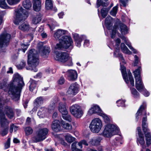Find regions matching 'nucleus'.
<instances>
[{"label": "nucleus", "instance_id": "1", "mask_svg": "<svg viewBox=\"0 0 151 151\" xmlns=\"http://www.w3.org/2000/svg\"><path fill=\"white\" fill-rule=\"evenodd\" d=\"M24 85L22 78L18 73L15 74L13 77V82L10 84L9 91L12 99L15 101L19 99L22 88Z\"/></svg>", "mask_w": 151, "mask_h": 151}, {"label": "nucleus", "instance_id": "2", "mask_svg": "<svg viewBox=\"0 0 151 151\" xmlns=\"http://www.w3.org/2000/svg\"><path fill=\"white\" fill-rule=\"evenodd\" d=\"M5 114L10 119H12L14 117L13 110L10 106H6L0 110V127L5 128L2 131L3 136L7 134L9 123L6 118Z\"/></svg>", "mask_w": 151, "mask_h": 151}, {"label": "nucleus", "instance_id": "3", "mask_svg": "<svg viewBox=\"0 0 151 151\" xmlns=\"http://www.w3.org/2000/svg\"><path fill=\"white\" fill-rule=\"evenodd\" d=\"M141 67L139 66L133 72L135 79V86L137 90L145 96H148L150 94L149 92L145 89L141 76Z\"/></svg>", "mask_w": 151, "mask_h": 151}, {"label": "nucleus", "instance_id": "4", "mask_svg": "<svg viewBox=\"0 0 151 151\" xmlns=\"http://www.w3.org/2000/svg\"><path fill=\"white\" fill-rule=\"evenodd\" d=\"M28 63L31 68V69L34 71H37V69L36 67L39 63V59L38 53L34 49L30 50L28 55Z\"/></svg>", "mask_w": 151, "mask_h": 151}, {"label": "nucleus", "instance_id": "5", "mask_svg": "<svg viewBox=\"0 0 151 151\" xmlns=\"http://www.w3.org/2000/svg\"><path fill=\"white\" fill-rule=\"evenodd\" d=\"M60 41L59 42L56 44L55 48L56 50H63L64 49H67L69 47L72 48L73 46V41L70 36L64 37L63 39Z\"/></svg>", "mask_w": 151, "mask_h": 151}, {"label": "nucleus", "instance_id": "6", "mask_svg": "<svg viewBox=\"0 0 151 151\" xmlns=\"http://www.w3.org/2000/svg\"><path fill=\"white\" fill-rule=\"evenodd\" d=\"M119 128L117 126L111 124H107L102 133V135L106 137H110L118 133Z\"/></svg>", "mask_w": 151, "mask_h": 151}, {"label": "nucleus", "instance_id": "7", "mask_svg": "<svg viewBox=\"0 0 151 151\" xmlns=\"http://www.w3.org/2000/svg\"><path fill=\"white\" fill-rule=\"evenodd\" d=\"M119 128L117 126L111 124H107L102 133V135L106 137H110L118 133Z\"/></svg>", "mask_w": 151, "mask_h": 151}, {"label": "nucleus", "instance_id": "8", "mask_svg": "<svg viewBox=\"0 0 151 151\" xmlns=\"http://www.w3.org/2000/svg\"><path fill=\"white\" fill-rule=\"evenodd\" d=\"M15 15L14 22L15 24L18 25L28 17V13L25 10L20 7L16 10Z\"/></svg>", "mask_w": 151, "mask_h": 151}, {"label": "nucleus", "instance_id": "9", "mask_svg": "<svg viewBox=\"0 0 151 151\" xmlns=\"http://www.w3.org/2000/svg\"><path fill=\"white\" fill-rule=\"evenodd\" d=\"M55 59L63 63L66 62V65L69 66L72 65V59L68 53L64 52H56Z\"/></svg>", "mask_w": 151, "mask_h": 151}, {"label": "nucleus", "instance_id": "10", "mask_svg": "<svg viewBox=\"0 0 151 151\" xmlns=\"http://www.w3.org/2000/svg\"><path fill=\"white\" fill-rule=\"evenodd\" d=\"M48 132L47 128L39 129L36 132V135L32 138L33 141L35 142L41 141L46 138V136Z\"/></svg>", "mask_w": 151, "mask_h": 151}, {"label": "nucleus", "instance_id": "11", "mask_svg": "<svg viewBox=\"0 0 151 151\" xmlns=\"http://www.w3.org/2000/svg\"><path fill=\"white\" fill-rule=\"evenodd\" d=\"M102 126V122L99 118L93 119L90 124L89 127L92 132L97 133L100 131Z\"/></svg>", "mask_w": 151, "mask_h": 151}, {"label": "nucleus", "instance_id": "12", "mask_svg": "<svg viewBox=\"0 0 151 151\" xmlns=\"http://www.w3.org/2000/svg\"><path fill=\"white\" fill-rule=\"evenodd\" d=\"M70 111L71 114L75 117L80 118L83 115V112L80 106L77 104H75L70 108Z\"/></svg>", "mask_w": 151, "mask_h": 151}, {"label": "nucleus", "instance_id": "13", "mask_svg": "<svg viewBox=\"0 0 151 151\" xmlns=\"http://www.w3.org/2000/svg\"><path fill=\"white\" fill-rule=\"evenodd\" d=\"M11 38L10 35L5 32L0 35V48L9 44Z\"/></svg>", "mask_w": 151, "mask_h": 151}, {"label": "nucleus", "instance_id": "14", "mask_svg": "<svg viewBox=\"0 0 151 151\" xmlns=\"http://www.w3.org/2000/svg\"><path fill=\"white\" fill-rule=\"evenodd\" d=\"M65 76L69 80L74 81L77 78L78 74L76 70H70L67 72Z\"/></svg>", "mask_w": 151, "mask_h": 151}, {"label": "nucleus", "instance_id": "15", "mask_svg": "<svg viewBox=\"0 0 151 151\" xmlns=\"http://www.w3.org/2000/svg\"><path fill=\"white\" fill-rule=\"evenodd\" d=\"M78 91V86L76 83L72 84L70 86L67 93L68 94L75 95Z\"/></svg>", "mask_w": 151, "mask_h": 151}, {"label": "nucleus", "instance_id": "16", "mask_svg": "<svg viewBox=\"0 0 151 151\" xmlns=\"http://www.w3.org/2000/svg\"><path fill=\"white\" fill-rule=\"evenodd\" d=\"M67 31L66 30L58 29L54 33V36L56 40H61L63 39V37L65 36L63 35L66 34Z\"/></svg>", "mask_w": 151, "mask_h": 151}, {"label": "nucleus", "instance_id": "17", "mask_svg": "<svg viewBox=\"0 0 151 151\" xmlns=\"http://www.w3.org/2000/svg\"><path fill=\"white\" fill-rule=\"evenodd\" d=\"M99 106L97 105H93L88 110V114L89 115H91L94 113H97L100 115L101 113H102Z\"/></svg>", "mask_w": 151, "mask_h": 151}, {"label": "nucleus", "instance_id": "18", "mask_svg": "<svg viewBox=\"0 0 151 151\" xmlns=\"http://www.w3.org/2000/svg\"><path fill=\"white\" fill-rule=\"evenodd\" d=\"M42 56L44 58H46L50 52L49 47L46 46H41L40 48Z\"/></svg>", "mask_w": 151, "mask_h": 151}, {"label": "nucleus", "instance_id": "19", "mask_svg": "<svg viewBox=\"0 0 151 151\" xmlns=\"http://www.w3.org/2000/svg\"><path fill=\"white\" fill-rule=\"evenodd\" d=\"M58 110L62 115L67 114L68 111L66 108V104L65 103L61 102L59 103Z\"/></svg>", "mask_w": 151, "mask_h": 151}, {"label": "nucleus", "instance_id": "20", "mask_svg": "<svg viewBox=\"0 0 151 151\" xmlns=\"http://www.w3.org/2000/svg\"><path fill=\"white\" fill-rule=\"evenodd\" d=\"M51 128L53 131L56 132H59L60 130V122L57 120L53 121L51 125Z\"/></svg>", "mask_w": 151, "mask_h": 151}, {"label": "nucleus", "instance_id": "21", "mask_svg": "<svg viewBox=\"0 0 151 151\" xmlns=\"http://www.w3.org/2000/svg\"><path fill=\"white\" fill-rule=\"evenodd\" d=\"M73 35L76 42V45L78 47H80L81 45V42L82 41V38L85 36H79L78 34L75 33L73 34Z\"/></svg>", "mask_w": 151, "mask_h": 151}, {"label": "nucleus", "instance_id": "22", "mask_svg": "<svg viewBox=\"0 0 151 151\" xmlns=\"http://www.w3.org/2000/svg\"><path fill=\"white\" fill-rule=\"evenodd\" d=\"M45 8L47 10H51L56 12L57 9L55 7H53V4L51 0H45Z\"/></svg>", "mask_w": 151, "mask_h": 151}, {"label": "nucleus", "instance_id": "23", "mask_svg": "<svg viewBox=\"0 0 151 151\" xmlns=\"http://www.w3.org/2000/svg\"><path fill=\"white\" fill-rule=\"evenodd\" d=\"M33 7L35 11L38 12L41 9V0H33Z\"/></svg>", "mask_w": 151, "mask_h": 151}, {"label": "nucleus", "instance_id": "24", "mask_svg": "<svg viewBox=\"0 0 151 151\" xmlns=\"http://www.w3.org/2000/svg\"><path fill=\"white\" fill-rule=\"evenodd\" d=\"M121 70L123 79L127 83H128L129 81L127 79V76L125 67L123 65H121Z\"/></svg>", "mask_w": 151, "mask_h": 151}, {"label": "nucleus", "instance_id": "25", "mask_svg": "<svg viewBox=\"0 0 151 151\" xmlns=\"http://www.w3.org/2000/svg\"><path fill=\"white\" fill-rule=\"evenodd\" d=\"M119 30L122 35H125L128 33V28L127 26L123 24H119Z\"/></svg>", "mask_w": 151, "mask_h": 151}, {"label": "nucleus", "instance_id": "26", "mask_svg": "<svg viewBox=\"0 0 151 151\" xmlns=\"http://www.w3.org/2000/svg\"><path fill=\"white\" fill-rule=\"evenodd\" d=\"M145 135L147 145L148 147L151 144V136L149 131L144 132Z\"/></svg>", "mask_w": 151, "mask_h": 151}, {"label": "nucleus", "instance_id": "27", "mask_svg": "<svg viewBox=\"0 0 151 151\" xmlns=\"http://www.w3.org/2000/svg\"><path fill=\"white\" fill-rule=\"evenodd\" d=\"M137 142L138 144H139L142 146V149L145 148L146 146L145 145V141L143 135L139 136V137L137 138Z\"/></svg>", "mask_w": 151, "mask_h": 151}, {"label": "nucleus", "instance_id": "28", "mask_svg": "<svg viewBox=\"0 0 151 151\" xmlns=\"http://www.w3.org/2000/svg\"><path fill=\"white\" fill-rule=\"evenodd\" d=\"M47 109L44 107L41 108L37 113L38 116L40 118L45 117L47 113Z\"/></svg>", "mask_w": 151, "mask_h": 151}, {"label": "nucleus", "instance_id": "29", "mask_svg": "<svg viewBox=\"0 0 151 151\" xmlns=\"http://www.w3.org/2000/svg\"><path fill=\"white\" fill-rule=\"evenodd\" d=\"M112 18L110 16L107 17L105 19V23L107 28L109 30L112 26Z\"/></svg>", "mask_w": 151, "mask_h": 151}, {"label": "nucleus", "instance_id": "30", "mask_svg": "<svg viewBox=\"0 0 151 151\" xmlns=\"http://www.w3.org/2000/svg\"><path fill=\"white\" fill-rule=\"evenodd\" d=\"M146 106V105L145 103H143V104L140 106L136 114V119L137 121L138 119V116L141 114L142 112L144 111Z\"/></svg>", "mask_w": 151, "mask_h": 151}, {"label": "nucleus", "instance_id": "31", "mask_svg": "<svg viewBox=\"0 0 151 151\" xmlns=\"http://www.w3.org/2000/svg\"><path fill=\"white\" fill-rule=\"evenodd\" d=\"M101 139L100 137H98L94 139H91L90 142V143L93 145H97L99 144Z\"/></svg>", "mask_w": 151, "mask_h": 151}, {"label": "nucleus", "instance_id": "32", "mask_svg": "<svg viewBox=\"0 0 151 151\" xmlns=\"http://www.w3.org/2000/svg\"><path fill=\"white\" fill-rule=\"evenodd\" d=\"M24 7L27 9H29L32 6V4L29 0H25L22 3Z\"/></svg>", "mask_w": 151, "mask_h": 151}, {"label": "nucleus", "instance_id": "33", "mask_svg": "<svg viewBox=\"0 0 151 151\" xmlns=\"http://www.w3.org/2000/svg\"><path fill=\"white\" fill-rule=\"evenodd\" d=\"M41 20V17L39 15L33 17L32 19V23L34 24H37L39 23Z\"/></svg>", "mask_w": 151, "mask_h": 151}, {"label": "nucleus", "instance_id": "34", "mask_svg": "<svg viewBox=\"0 0 151 151\" xmlns=\"http://www.w3.org/2000/svg\"><path fill=\"white\" fill-rule=\"evenodd\" d=\"M29 83V89L30 91H32L37 86V82L35 81L31 80Z\"/></svg>", "mask_w": 151, "mask_h": 151}, {"label": "nucleus", "instance_id": "35", "mask_svg": "<svg viewBox=\"0 0 151 151\" xmlns=\"http://www.w3.org/2000/svg\"><path fill=\"white\" fill-rule=\"evenodd\" d=\"M65 140L68 142L70 143L73 142L75 139L74 137H73L70 134H67L65 136Z\"/></svg>", "mask_w": 151, "mask_h": 151}, {"label": "nucleus", "instance_id": "36", "mask_svg": "<svg viewBox=\"0 0 151 151\" xmlns=\"http://www.w3.org/2000/svg\"><path fill=\"white\" fill-rule=\"evenodd\" d=\"M100 116L103 117L104 122L106 123H108L110 122L111 121L110 117L108 116L107 115L104 113L103 112L102 113H101Z\"/></svg>", "mask_w": 151, "mask_h": 151}, {"label": "nucleus", "instance_id": "37", "mask_svg": "<svg viewBox=\"0 0 151 151\" xmlns=\"http://www.w3.org/2000/svg\"><path fill=\"white\" fill-rule=\"evenodd\" d=\"M110 8H103L101 11V13L103 18H105L107 15L108 12Z\"/></svg>", "mask_w": 151, "mask_h": 151}, {"label": "nucleus", "instance_id": "38", "mask_svg": "<svg viewBox=\"0 0 151 151\" xmlns=\"http://www.w3.org/2000/svg\"><path fill=\"white\" fill-rule=\"evenodd\" d=\"M19 28L22 31H25L29 30V26L28 24L24 23L20 25Z\"/></svg>", "mask_w": 151, "mask_h": 151}, {"label": "nucleus", "instance_id": "39", "mask_svg": "<svg viewBox=\"0 0 151 151\" xmlns=\"http://www.w3.org/2000/svg\"><path fill=\"white\" fill-rule=\"evenodd\" d=\"M147 121L146 117H144L142 119V128L144 132L146 131H149V129L147 128V126L145 122Z\"/></svg>", "mask_w": 151, "mask_h": 151}, {"label": "nucleus", "instance_id": "40", "mask_svg": "<svg viewBox=\"0 0 151 151\" xmlns=\"http://www.w3.org/2000/svg\"><path fill=\"white\" fill-rule=\"evenodd\" d=\"M96 4L97 8H99L100 6H107L108 5L107 3L103 2L102 0H97Z\"/></svg>", "mask_w": 151, "mask_h": 151}, {"label": "nucleus", "instance_id": "41", "mask_svg": "<svg viewBox=\"0 0 151 151\" xmlns=\"http://www.w3.org/2000/svg\"><path fill=\"white\" fill-rule=\"evenodd\" d=\"M62 126L65 129L68 130H71L72 129V126L68 123H65L64 122H62Z\"/></svg>", "mask_w": 151, "mask_h": 151}, {"label": "nucleus", "instance_id": "42", "mask_svg": "<svg viewBox=\"0 0 151 151\" xmlns=\"http://www.w3.org/2000/svg\"><path fill=\"white\" fill-rule=\"evenodd\" d=\"M118 29H119V28H118V27L117 25H115L114 26L113 29L112 31V33L111 34V37L112 38H114V37L116 31Z\"/></svg>", "mask_w": 151, "mask_h": 151}, {"label": "nucleus", "instance_id": "43", "mask_svg": "<svg viewBox=\"0 0 151 151\" xmlns=\"http://www.w3.org/2000/svg\"><path fill=\"white\" fill-rule=\"evenodd\" d=\"M0 7L4 9L8 8V6L5 2V0H0Z\"/></svg>", "mask_w": 151, "mask_h": 151}, {"label": "nucleus", "instance_id": "44", "mask_svg": "<svg viewBox=\"0 0 151 151\" xmlns=\"http://www.w3.org/2000/svg\"><path fill=\"white\" fill-rule=\"evenodd\" d=\"M116 42V45L117 46V47H116V50L114 52V55H115L118 52H119V47L118 46H119L120 43L121 42L119 38H117L115 40Z\"/></svg>", "mask_w": 151, "mask_h": 151}, {"label": "nucleus", "instance_id": "45", "mask_svg": "<svg viewBox=\"0 0 151 151\" xmlns=\"http://www.w3.org/2000/svg\"><path fill=\"white\" fill-rule=\"evenodd\" d=\"M118 6H116L114 7L110 12L111 15L115 17L117 12Z\"/></svg>", "mask_w": 151, "mask_h": 151}, {"label": "nucleus", "instance_id": "46", "mask_svg": "<svg viewBox=\"0 0 151 151\" xmlns=\"http://www.w3.org/2000/svg\"><path fill=\"white\" fill-rule=\"evenodd\" d=\"M33 129L30 127H26L25 129V131L26 135H29L33 132Z\"/></svg>", "mask_w": 151, "mask_h": 151}, {"label": "nucleus", "instance_id": "47", "mask_svg": "<svg viewBox=\"0 0 151 151\" xmlns=\"http://www.w3.org/2000/svg\"><path fill=\"white\" fill-rule=\"evenodd\" d=\"M128 75L130 84L132 86H134V79L132 76V73L130 71L128 72Z\"/></svg>", "mask_w": 151, "mask_h": 151}, {"label": "nucleus", "instance_id": "48", "mask_svg": "<svg viewBox=\"0 0 151 151\" xmlns=\"http://www.w3.org/2000/svg\"><path fill=\"white\" fill-rule=\"evenodd\" d=\"M7 1L9 4L13 5L17 4L19 2L20 0H7Z\"/></svg>", "mask_w": 151, "mask_h": 151}, {"label": "nucleus", "instance_id": "49", "mask_svg": "<svg viewBox=\"0 0 151 151\" xmlns=\"http://www.w3.org/2000/svg\"><path fill=\"white\" fill-rule=\"evenodd\" d=\"M125 101L123 100H119L116 101L117 106H125Z\"/></svg>", "mask_w": 151, "mask_h": 151}, {"label": "nucleus", "instance_id": "50", "mask_svg": "<svg viewBox=\"0 0 151 151\" xmlns=\"http://www.w3.org/2000/svg\"><path fill=\"white\" fill-rule=\"evenodd\" d=\"M43 100L41 97H40L37 98L35 101V103L37 105H39L43 103Z\"/></svg>", "mask_w": 151, "mask_h": 151}, {"label": "nucleus", "instance_id": "51", "mask_svg": "<svg viewBox=\"0 0 151 151\" xmlns=\"http://www.w3.org/2000/svg\"><path fill=\"white\" fill-rule=\"evenodd\" d=\"M26 65L25 62L24 61H22L19 65H17V68L19 69H22L24 68Z\"/></svg>", "mask_w": 151, "mask_h": 151}, {"label": "nucleus", "instance_id": "52", "mask_svg": "<svg viewBox=\"0 0 151 151\" xmlns=\"http://www.w3.org/2000/svg\"><path fill=\"white\" fill-rule=\"evenodd\" d=\"M63 118L69 122L71 121V118L70 115L67 114L62 115Z\"/></svg>", "mask_w": 151, "mask_h": 151}, {"label": "nucleus", "instance_id": "53", "mask_svg": "<svg viewBox=\"0 0 151 151\" xmlns=\"http://www.w3.org/2000/svg\"><path fill=\"white\" fill-rule=\"evenodd\" d=\"M10 138H9L7 139V141L4 144V147L5 149H7L10 147Z\"/></svg>", "mask_w": 151, "mask_h": 151}, {"label": "nucleus", "instance_id": "54", "mask_svg": "<svg viewBox=\"0 0 151 151\" xmlns=\"http://www.w3.org/2000/svg\"><path fill=\"white\" fill-rule=\"evenodd\" d=\"M132 93L134 95L135 97H137L139 95L138 92L134 88H131Z\"/></svg>", "mask_w": 151, "mask_h": 151}, {"label": "nucleus", "instance_id": "55", "mask_svg": "<svg viewBox=\"0 0 151 151\" xmlns=\"http://www.w3.org/2000/svg\"><path fill=\"white\" fill-rule=\"evenodd\" d=\"M122 50L123 52L125 53L128 54H131V52L128 49L126 46Z\"/></svg>", "mask_w": 151, "mask_h": 151}, {"label": "nucleus", "instance_id": "56", "mask_svg": "<svg viewBox=\"0 0 151 151\" xmlns=\"http://www.w3.org/2000/svg\"><path fill=\"white\" fill-rule=\"evenodd\" d=\"M21 47L22 48V51L24 52L28 47V45L22 44L21 45ZM21 50L22 49H20L19 50Z\"/></svg>", "mask_w": 151, "mask_h": 151}, {"label": "nucleus", "instance_id": "57", "mask_svg": "<svg viewBox=\"0 0 151 151\" xmlns=\"http://www.w3.org/2000/svg\"><path fill=\"white\" fill-rule=\"evenodd\" d=\"M128 0H119V2L122 3L123 6L125 7L128 2Z\"/></svg>", "mask_w": 151, "mask_h": 151}, {"label": "nucleus", "instance_id": "58", "mask_svg": "<svg viewBox=\"0 0 151 151\" xmlns=\"http://www.w3.org/2000/svg\"><path fill=\"white\" fill-rule=\"evenodd\" d=\"M135 61L133 65L134 66L137 65V64L138 63L139 60L138 58L137 55H135L134 56Z\"/></svg>", "mask_w": 151, "mask_h": 151}, {"label": "nucleus", "instance_id": "59", "mask_svg": "<svg viewBox=\"0 0 151 151\" xmlns=\"http://www.w3.org/2000/svg\"><path fill=\"white\" fill-rule=\"evenodd\" d=\"M49 26L51 30H52L55 27L57 26L56 22H54L51 25L49 24Z\"/></svg>", "mask_w": 151, "mask_h": 151}, {"label": "nucleus", "instance_id": "60", "mask_svg": "<svg viewBox=\"0 0 151 151\" xmlns=\"http://www.w3.org/2000/svg\"><path fill=\"white\" fill-rule=\"evenodd\" d=\"M118 53V56L119 57V59L123 63H125L123 57L122 55L120 53L119 54L118 53V52H117Z\"/></svg>", "mask_w": 151, "mask_h": 151}, {"label": "nucleus", "instance_id": "61", "mask_svg": "<svg viewBox=\"0 0 151 151\" xmlns=\"http://www.w3.org/2000/svg\"><path fill=\"white\" fill-rule=\"evenodd\" d=\"M6 81L7 80H6L5 81H4L3 84L0 82V88H3L4 87H5L6 86Z\"/></svg>", "mask_w": 151, "mask_h": 151}, {"label": "nucleus", "instance_id": "62", "mask_svg": "<svg viewBox=\"0 0 151 151\" xmlns=\"http://www.w3.org/2000/svg\"><path fill=\"white\" fill-rule=\"evenodd\" d=\"M55 109V104H53V105L52 106H50L49 107L48 110L49 111L51 112L52 111H53Z\"/></svg>", "mask_w": 151, "mask_h": 151}, {"label": "nucleus", "instance_id": "63", "mask_svg": "<svg viewBox=\"0 0 151 151\" xmlns=\"http://www.w3.org/2000/svg\"><path fill=\"white\" fill-rule=\"evenodd\" d=\"M65 82V80L63 77H61L58 81V83L60 84H62L64 83Z\"/></svg>", "mask_w": 151, "mask_h": 151}, {"label": "nucleus", "instance_id": "64", "mask_svg": "<svg viewBox=\"0 0 151 151\" xmlns=\"http://www.w3.org/2000/svg\"><path fill=\"white\" fill-rule=\"evenodd\" d=\"M89 44V40H85V41L84 43V46L85 47L88 46Z\"/></svg>", "mask_w": 151, "mask_h": 151}]
</instances>
